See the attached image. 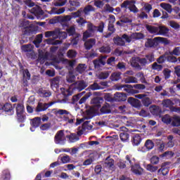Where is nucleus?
Instances as JSON below:
<instances>
[{
  "mask_svg": "<svg viewBox=\"0 0 180 180\" xmlns=\"http://www.w3.org/2000/svg\"><path fill=\"white\" fill-rule=\"evenodd\" d=\"M60 91L62 92V95H63L64 98L63 99L58 100L57 102L59 103H72V105H82V103H85L86 102V99L91 96V95L84 96L81 99V95L77 94L76 96H73L72 98H70L71 95H72V91L70 89H65L64 88H60Z\"/></svg>",
  "mask_w": 180,
  "mask_h": 180,
  "instance_id": "obj_1",
  "label": "nucleus"
},
{
  "mask_svg": "<svg viewBox=\"0 0 180 180\" xmlns=\"http://www.w3.org/2000/svg\"><path fill=\"white\" fill-rule=\"evenodd\" d=\"M155 61V55L154 53L150 52L145 55L143 58L140 57H133L131 61V65L135 70L138 71H141L144 67L154 63Z\"/></svg>",
  "mask_w": 180,
  "mask_h": 180,
  "instance_id": "obj_2",
  "label": "nucleus"
},
{
  "mask_svg": "<svg viewBox=\"0 0 180 180\" xmlns=\"http://www.w3.org/2000/svg\"><path fill=\"white\" fill-rule=\"evenodd\" d=\"M105 29V22H101L98 26L94 25L92 22H89L87 25V30L83 34L84 40L89 37H94L96 33H103Z\"/></svg>",
  "mask_w": 180,
  "mask_h": 180,
  "instance_id": "obj_3",
  "label": "nucleus"
},
{
  "mask_svg": "<svg viewBox=\"0 0 180 180\" xmlns=\"http://www.w3.org/2000/svg\"><path fill=\"white\" fill-rule=\"evenodd\" d=\"M135 89H146V86L144 84H118L116 86L117 91H124V92L127 93L128 95H134V94H139L138 90Z\"/></svg>",
  "mask_w": 180,
  "mask_h": 180,
  "instance_id": "obj_4",
  "label": "nucleus"
},
{
  "mask_svg": "<svg viewBox=\"0 0 180 180\" xmlns=\"http://www.w3.org/2000/svg\"><path fill=\"white\" fill-rule=\"evenodd\" d=\"M95 11V8L91 5L86 6L84 9H80L77 12L72 13V15H65L63 20V22H70L72 18H79L82 15V13H84L85 16L90 15L91 12Z\"/></svg>",
  "mask_w": 180,
  "mask_h": 180,
  "instance_id": "obj_5",
  "label": "nucleus"
},
{
  "mask_svg": "<svg viewBox=\"0 0 180 180\" xmlns=\"http://www.w3.org/2000/svg\"><path fill=\"white\" fill-rule=\"evenodd\" d=\"M53 113L55 115H64L63 119L65 122H68L69 124H72L74 122H75V117H74L71 112H68L67 110H63V109H53L52 110Z\"/></svg>",
  "mask_w": 180,
  "mask_h": 180,
  "instance_id": "obj_6",
  "label": "nucleus"
},
{
  "mask_svg": "<svg viewBox=\"0 0 180 180\" xmlns=\"http://www.w3.org/2000/svg\"><path fill=\"white\" fill-rule=\"evenodd\" d=\"M158 43H162L163 44H169V41L167 38H162L160 37H155L154 39H148L145 43V46L147 48L154 47L157 46Z\"/></svg>",
  "mask_w": 180,
  "mask_h": 180,
  "instance_id": "obj_7",
  "label": "nucleus"
},
{
  "mask_svg": "<svg viewBox=\"0 0 180 180\" xmlns=\"http://www.w3.org/2000/svg\"><path fill=\"white\" fill-rule=\"evenodd\" d=\"M67 36L68 34L65 32H59V33L56 34V37L55 39H46L47 44H51L52 46H57L58 44H61L63 43V40L67 39Z\"/></svg>",
  "mask_w": 180,
  "mask_h": 180,
  "instance_id": "obj_8",
  "label": "nucleus"
},
{
  "mask_svg": "<svg viewBox=\"0 0 180 180\" xmlns=\"http://www.w3.org/2000/svg\"><path fill=\"white\" fill-rule=\"evenodd\" d=\"M20 26L23 27L22 33L25 36H31V34H36V30L34 27L30 25V22L29 20L22 21Z\"/></svg>",
  "mask_w": 180,
  "mask_h": 180,
  "instance_id": "obj_9",
  "label": "nucleus"
},
{
  "mask_svg": "<svg viewBox=\"0 0 180 180\" xmlns=\"http://www.w3.org/2000/svg\"><path fill=\"white\" fill-rule=\"evenodd\" d=\"M18 122L23 123L26 120V115H25V106L22 103H18L15 107Z\"/></svg>",
  "mask_w": 180,
  "mask_h": 180,
  "instance_id": "obj_10",
  "label": "nucleus"
},
{
  "mask_svg": "<svg viewBox=\"0 0 180 180\" xmlns=\"http://www.w3.org/2000/svg\"><path fill=\"white\" fill-rule=\"evenodd\" d=\"M55 144L64 146L67 141V135L64 133L63 130L58 131L54 137Z\"/></svg>",
  "mask_w": 180,
  "mask_h": 180,
  "instance_id": "obj_11",
  "label": "nucleus"
},
{
  "mask_svg": "<svg viewBox=\"0 0 180 180\" xmlns=\"http://www.w3.org/2000/svg\"><path fill=\"white\" fill-rule=\"evenodd\" d=\"M124 40L127 43H130L131 38H130V36L127 35V34H124L122 37L114 38V43L117 44V46H125L126 42H124Z\"/></svg>",
  "mask_w": 180,
  "mask_h": 180,
  "instance_id": "obj_12",
  "label": "nucleus"
},
{
  "mask_svg": "<svg viewBox=\"0 0 180 180\" xmlns=\"http://www.w3.org/2000/svg\"><path fill=\"white\" fill-rule=\"evenodd\" d=\"M58 101V100L55 102H51L49 103L39 102L37 108H35V112H37V113H39V112H44V110H47L50 106H53L54 103H59Z\"/></svg>",
  "mask_w": 180,
  "mask_h": 180,
  "instance_id": "obj_13",
  "label": "nucleus"
},
{
  "mask_svg": "<svg viewBox=\"0 0 180 180\" xmlns=\"http://www.w3.org/2000/svg\"><path fill=\"white\" fill-rule=\"evenodd\" d=\"M72 86L74 91H78V92H81V91H84V89L88 86V82L84 80H78L74 82L72 84Z\"/></svg>",
  "mask_w": 180,
  "mask_h": 180,
  "instance_id": "obj_14",
  "label": "nucleus"
},
{
  "mask_svg": "<svg viewBox=\"0 0 180 180\" xmlns=\"http://www.w3.org/2000/svg\"><path fill=\"white\" fill-rule=\"evenodd\" d=\"M106 58H108L107 56H102L99 58L95 59L93 61L94 68L96 70H101V67H103L106 64Z\"/></svg>",
  "mask_w": 180,
  "mask_h": 180,
  "instance_id": "obj_15",
  "label": "nucleus"
},
{
  "mask_svg": "<svg viewBox=\"0 0 180 180\" xmlns=\"http://www.w3.org/2000/svg\"><path fill=\"white\" fill-rule=\"evenodd\" d=\"M21 50L23 53H30L27 56L29 58H34V53L33 52V45L31 44H24L21 46Z\"/></svg>",
  "mask_w": 180,
  "mask_h": 180,
  "instance_id": "obj_16",
  "label": "nucleus"
},
{
  "mask_svg": "<svg viewBox=\"0 0 180 180\" xmlns=\"http://www.w3.org/2000/svg\"><path fill=\"white\" fill-rule=\"evenodd\" d=\"M65 9H67V11H75V7H73L72 8H67L65 7H62L60 8H52L49 13H50V15H61V13H64L65 12Z\"/></svg>",
  "mask_w": 180,
  "mask_h": 180,
  "instance_id": "obj_17",
  "label": "nucleus"
},
{
  "mask_svg": "<svg viewBox=\"0 0 180 180\" xmlns=\"http://www.w3.org/2000/svg\"><path fill=\"white\" fill-rule=\"evenodd\" d=\"M48 59L49 53L45 52L41 49L38 50V63H40V64H44L45 61H47Z\"/></svg>",
  "mask_w": 180,
  "mask_h": 180,
  "instance_id": "obj_18",
  "label": "nucleus"
},
{
  "mask_svg": "<svg viewBox=\"0 0 180 180\" xmlns=\"http://www.w3.org/2000/svg\"><path fill=\"white\" fill-rule=\"evenodd\" d=\"M1 110L5 112L6 115H7V116H12L13 113H15L13 106H12V104L9 103H6L1 106Z\"/></svg>",
  "mask_w": 180,
  "mask_h": 180,
  "instance_id": "obj_19",
  "label": "nucleus"
},
{
  "mask_svg": "<svg viewBox=\"0 0 180 180\" xmlns=\"http://www.w3.org/2000/svg\"><path fill=\"white\" fill-rule=\"evenodd\" d=\"M154 148V142L151 139H148L146 141L144 146L141 148V151L142 153H146V151H150Z\"/></svg>",
  "mask_w": 180,
  "mask_h": 180,
  "instance_id": "obj_20",
  "label": "nucleus"
},
{
  "mask_svg": "<svg viewBox=\"0 0 180 180\" xmlns=\"http://www.w3.org/2000/svg\"><path fill=\"white\" fill-rule=\"evenodd\" d=\"M115 102H124L127 99V95L124 93L117 92L113 97Z\"/></svg>",
  "mask_w": 180,
  "mask_h": 180,
  "instance_id": "obj_21",
  "label": "nucleus"
},
{
  "mask_svg": "<svg viewBox=\"0 0 180 180\" xmlns=\"http://www.w3.org/2000/svg\"><path fill=\"white\" fill-rule=\"evenodd\" d=\"M40 123H41V118L37 117L34 119H32L30 122L31 127L30 130L31 131H34L39 126H40Z\"/></svg>",
  "mask_w": 180,
  "mask_h": 180,
  "instance_id": "obj_22",
  "label": "nucleus"
},
{
  "mask_svg": "<svg viewBox=\"0 0 180 180\" xmlns=\"http://www.w3.org/2000/svg\"><path fill=\"white\" fill-rule=\"evenodd\" d=\"M125 160V163L127 164V169H129V168H131L134 165H136V159L133 158L131 155H126Z\"/></svg>",
  "mask_w": 180,
  "mask_h": 180,
  "instance_id": "obj_23",
  "label": "nucleus"
},
{
  "mask_svg": "<svg viewBox=\"0 0 180 180\" xmlns=\"http://www.w3.org/2000/svg\"><path fill=\"white\" fill-rule=\"evenodd\" d=\"M92 117H94V114H89L88 115L84 116L81 120H77L76 124H81V123L84 122V124H85V126H88V124H89V122H91L89 121V120L92 119Z\"/></svg>",
  "mask_w": 180,
  "mask_h": 180,
  "instance_id": "obj_24",
  "label": "nucleus"
},
{
  "mask_svg": "<svg viewBox=\"0 0 180 180\" xmlns=\"http://www.w3.org/2000/svg\"><path fill=\"white\" fill-rule=\"evenodd\" d=\"M131 170L135 175H143L144 174V169L141 168L140 165L136 163L131 168Z\"/></svg>",
  "mask_w": 180,
  "mask_h": 180,
  "instance_id": "obj_25",
  "label": "nucleus"
},
{
  "mask_svg": "<svg viewBox=\"0 0 180 180\" xmlns=\"http://www.w3.org/2000/svg\"><path fill=\"white\" fill-rule=\"evenodd\" d=\"M96 39L94 38H90L85 41L84 42V49L86 50H91L94 46H96Z\"/></svg>",
  "mask_w": 180,
  "mask_h": 180,
  "instance_id": "obj_26",
  "label": "nucleus"
},
{
  "mask_svg": "<svg viewBox=\"0 0 180 180\" xmlns=\"http://www.w3.org/2000/svg\"><path fill=\"white\" fill-rule=\"evenodd\" d=\"M143 139L140 134H135L132 136L131 143L133 146H140Z\"/></svg>",
  "mask_w": 180,
  "mask_h": 180,
  "instance_id": "obj_27",
  "label": "nucleus"
},
{
  "mask_svg": "<svg viewBox=\"0 0 180 180\" xmlns=\"http://www.w3.org/2000/svg\"><path fill=\"white\" fill-rule=\"evenodd\" d=\"M31 13H33L35 16H41L44 15V11H43L40 6H35L31 9Z\"/></svg>",
  "mask_w": 180,
  "mask_h": 180,
  "instance_id": "obj_28",
  "label": "nucleus"
},
{
  "mask_svg": "<svg viewBox=\"0 0 180 180\" xmlns=\"http://www.w3.org/2000/svg\"><path fill=\"white\" fill-rule=\"evenodd\" d=\"M128 102L130 105L134 106V108H140V106H141V103L137 98L129 97L128 98Z\"/></svg>",
  "mask_w": 180,
  "mask_h": 180,
  "instance_id": "obj_29",
  "label": "nucleus"
},
{
  "mask_svg": "<svg viewBox=\"0 0 180 180\" xmlns=\"http://www.w3.org/2000/svg\"><path fill=\"white\" fill-rule=\"evenodd\" d=\"M169 30L165 26L158 27V36H167Z\"/></svg>",
  "mask_w": 180,
  "mask_h": 180,
  "instance_id": "obj_30",
  "label": "nucleus"
},
{
  "mask_svg": "<svg viewBox=\"0 0 180 180\" xmlns=\"http://www.w3.org/2000/svg\"><path fill=\"white\" fill-rule=\"evenodd\" d=\"M110 79L113 82H117L120 79H122V72H112L110 77Z\"/></svg>",
  "mask_w": 180,
  "mask_h": 180,
  "instance_id": "obj_31",
  "label": "nucleus"
},
{
  "mask_svg": "<svg viewBox=\"0 0 180 180\" xmlns=\"http://www.w3.org/2000/svg\"><path fill=\"white\" fill-rule=\"evenodd\" d=\"M66 139H68L69 143H75L79 140V137L77 134L72 133L70 135H66Z\"/></svg>",
  "mask_w": 180,
  "mask_h": 180,
  "instance_id": "obj_32",
  "label": "nucleus"
},
{
  "mask_svg": "<svg viewBox=\"0 0 180 180\" xmlns=\"http://www.w3.org/2000/svg\"><path fill=\"white\" fill-rule=\"evenodd\" d=\"M112 49H110V46H109V44H105V45L98 49V51L100 53H103V54H109V53H110Z\"/></svg>",
  "mask_w": 180,
  "mask_h": 180,
  "instance_id": "obj_33",
  "label": "nucleus"
},
{
  "mask_svg": "<svg viewBox=\"0 0 180 180\" xmlns=\"http://www.w3.org/2000/svg\"><path fill=\"white\" fill-rule=\"evenodd\" d=\"M146 30L151 34H156V36H158V27L153 25H146Z\"/></svg>",
  "mask_w": 180,
  "mask_h": 180,
  "instance_id": "obj_34",
  "label": "nucleus"
},
{
  "mask_svg": "<svg viewBox=\"0 0 180 180\" xmlns=\"http://www.w3.org/2000/svg\"><path fill=\"white\" fill-rule=\"evenodd\" d=\"M102 102H103L102 97H96L91 100V103L98 108H101V103H102Z\"/></svg>",
  "mask_w": 180,
  "mask_h": 180,
  "instance_id": "obj_35",
  "label": "nucleus"
},
{
  "mask_svg": "<svg viewBox=\"0 0 180 180\" xmlns=\"http://www.w3.org/2000/svg\"><path fill=\"white\" fill-rule=\"evenodd\" d=\"M124 82H125V84H137L139 81L137 80V78L133 76H129L124 78Z\"/></svg>",
  "mask_w": 180,
  "mask_h": 180,
  "instance_id": "obj_36",
  "label": "nucleus"
},
{
  "mask_svg": "<svg viewBox=\"0 0 180 180\" xmlns=\"http://www.w3.org/2000/svg\"><path fill=\"white\" fill-rule=\"evenodd\" d=\"M101 115H105L110 113V105L109 103H105L100 110Z\"/></svg>",
  "mask_w": 180,
  "mask_h": 180,
  "instance_id": "obj_37",
  "label": "nucleus"
},
{
  "mask_svg": "<svg viewBox=\"0 0 180 180\" xmlns=\"http://www.w3.org/2000/svg\"><path fill=\"white\" fill-rule=\"evenodd\" d=\"M38 94L40 96H42V98H49V96H51L50 92L47 91L43 88H41L38 90Z\"/></svg>",
  "mask_w": 180,
  "mask_h": 180,
  "instance_id": "obj_38",
  "label": "nucleus"
},
{
  "mask_svg": "<svg viewBox=\"0 0 180 180\" xmlns=\"http://www.w3.org/2000/svg\"><path fill=\"white\" fill-rule=\"evenodd\" d=\"M162 104L164 108H169V109H171V108L175 105V103H174V102L169 99L163 100Z\"/></svg>",
  "mask_w": 180,
  "mask_h": 180,
  "instance_id": "obj_39",
  "label": "nucleus"
},
{
  "mask_svg": "<svg viewBox=\"0 0 180 180\" xmlns=\"http://www.w3.org/2000/svg\"><path fill=\"white\" fill-rule=\"evenodd\" d=\"M11 179V172L9 170L6 169L2 172V175L0 178V180H10Z\"/></svg>",
  "mask_w": 180,
  "mask_h": 180,
  "instance_id": "obj_40",
  "label": "nucleus"
},
{
  "mask_svg": "<svg viewBox=\"0 0 180 180\" xmlns=\"http://www.w3.org/2000/svg\"><path fill=\"white\" fill-rule=\"evenodd\" d=\"M160 7L162 8V9H165L168 13H171L172 12V6H171L169 4L167 3H162L160 4Z\"/></svg>",
  "mask_w": 180,
  "mask_h": 180,
  "instance_id": "obj_41",
  "label": "nucleus"
},
{
  "mask_svg": "<svg viewBox=\"0 0 180 180\" xmlns=\"http://www.w3.org/2000/svg\"><path fill=\"white\" fill-rule=\"evenodd\" d=\"M51 88H58V85H60V77H55L51 82Z\"/></svg>",
  "mask_w": 180,
  "mask_h": 180,
  "instance_id": "obj_42",
  "label": "nucleus"
},
{
  "mask_svg": "<svg viewBox=\"0 0 180 180\" xmlns=\"http://www.w3.org/2000/svg\"><path fill=\"white\" fill-rule=\"evenodd\" d=\"M167 147L169 148H172L174 146H175V142L174 141V136L172 135H169L167 136Z\"/></svg>",
  "mask_w": 180,
  "mask_h": 180,
  "instance_id": "obj_43",
  "label": "nucleus"
},
{
  "mask_svg": "<svg viewBox=\"0 0 180 180\" xmlns=\"http://www.w3.org/2000/svg\"><path fill=\"white\" fill-rule=\"evenodd\" d=\"M129 37H130L131 41V40H133V39L134 40H140V39H143V37H144V35H143V34H141L140 32H136V33L131 34V36H129Z\"/></svg>",
  "mask_w": 180,
  "mask_h": 180,
  "instance_id": "obj_44",
  "label": "nucleus"
},
{
  "mask_svg": "<svg viewBox=\"0 0 180 180\" xmlns=\"http://www.w3.org/2000/svg\"><path fill=\"white\" fill-rule=\"evenodd\" d=\"M116 69L119 70L120 71H122V72L126 71V70H127L126 63H124V62H119L116 65Z\"/></svg>",
  "mask_w": 180,
  "mask_h": 180,
  "instance_id": "obj_45",
  "label": "nucleus"
},
{
  "mask_svg": "<svg viewBox=\"0 0 180 180\" xmlns=\"http://www.w3.org/2000/svg\"><path fill=\"white\" fill-rule=\"evenodd\" d=\"M88 89H90V91H98L99 89H103V88L98 83L94 82L89 86Z\"/></svg>",
  "mask_w": 180,
  "mask_h": 180,
  "instance_id": "obj_46",
  "label": "nucleus"
},
{
  "mask_svg": "<svg viewBox=\"0 0 180 180\" xmlns=\"http://www.w3.org/2000/svg\"><path fill=\"white\" fill-rule=\"evenodd\" d=\"M43 41V34H39L37 35L35 40L33 41L36 47H39V44Z\"/></svg>",
  "mask_w": 180,
  "mask_h": 180,
  "instance_id": "obj_47",
  "label": "nucleus"
},
{
  "mask_svg": "<svg viewBox=\"0 0 180 180\" xmlns=\"http://www.w3.org/2000/svg\"><path fill=\"white\" fill-rule=\"evenodd\" d=\"M109 75H110V72L109 71L101 72L98 75V79H107V78H109Z\"/></svg>",
  "mask_w": 180,
  "mask_h": 180,
  "instance_id": "obj_48",
  "label": "nucleus"
},
{
  "mask_svg": "<svg viewBox=\"0 0 180 180\" xmlns=\"http://www.w3.org/2000/svg\"><path fill=\"white\" fill-rule=\"evenodd\" d=\"M85 70H86V65L85 64H79L76 68V71L79 72V74H82Z\"/></svg>",
  "mask_w": 180,
  "mask_h": 180,
  "instance_id": "obj_49",
  "label": "nucleus"
},
{
  "mask_svg": "<svg viewBox=\"0 0 180 180\" xmlns=\"http://www.w3.org/2000/svg\"><path fill=\"white\" fill-rule=\"evenodd\" d=\"M171 72H172L171 70L168 68H165L162 70V74L165 79H169V78H171Z\"/></svg>",
  "mask_w": 180,
  "mask_h": 180,
  "instance_id": "obj_50",
  "label": "nucleus"
},
{
  "mask_svg": "<svg viewBox=\"0 0 180 180\" xmlns=\"http://www.w3.org/2000/svg\"><path fill=\"white\" fill-rule=\"evenodd\" d=\"M45 37H53V39H56L57 37V32L55 31H46L45 32Z\"/></svg>",
  "mask_w": 180,
  "mask_h": 180,
  "instance_id": "obj_51",
  "label": "nucleus"
},
{
  "mask_svg": "<svg viewBox=\"0 0 180 180\" xmlns=\"http://www.w3.org/2000/svg\"><path fill=\"white\" fill-rule=\"evenodd\" d=\"M165 61H167V55L164 54L160 56L158 59H157V63L158 64H164Z\"/></svg>",
  "mask_w": 180,
  "mask_h": 180,
  "instance_id": "obj_52",
  "label": "nucleus"
},
{
  "mask_svg": "<svg viewBox=\"0 0 180 180\" xmlns=\"http://www.w3.org/2000/svg\"><path fill=\"white\" fill-rule=\"evenodd\" d=\"M131 4H134V1L126 0L121 4V8L127 9V8H129V5H131Z\"/></svg>",
  "mask_w": 180,
  "mask_h": 180,
  "instance_id": "obj_53",
  "label": "nucleus"
},
{
  "mask_svg": "<svg viewBox=\"0 0 180 180\" xmlns=\"http://www.w3.org/2000/svg\"><path fill=\"white\" fill-rule=\"evenodd\" d=\"M120 137L122 141L126 142L129 141V138L130 137V135H129L127 132H122L120 134Z\"/></svg>",
  "mask_w": 180,
  "mask_h": 180,
  "instance_id": "obj_54",
  "label": "nucleus"
},
{
  "mask_svg": "<svg viewBox=\"0 0 180 180\" xmlns=\"http://www.w3.org/2000/svg\"><path fill=\"white\" fill-rule=\"evenodd\" d=\"M152 70H154L155 71H161L162 70V65H160L157 62H155L152 64Z\"/></svg>",
  "mask_w": 180,
  "mask_h": 180,
  "instance_id": "obj_55",
  "label": "nucleus"
},
{
  "mask_svg": "<svg viewBox=\"0 0 180 180\" xmlns=\"http://www.w3.org/2000/svg\"><path fill=\"white\" fill-rule=\"evenodd\" d=\"M141 102L143 105V106L148 107L152 103L151 100L148 97H143V98L141 100Z\"/></svg>",
  "mask_w": 180,
  "mask_h": 180,
  "instance_id": "obj_56",
  "label": "nucleus"
},
{
  "mask_svg": "<svg viewBox=\"0 0 180 180\" xmlns=\"http://www.w3.org/2000/svg\"><path fill=\"white\" fill-rule=\"evenodd\" d=\"M67 4V0H56L53 2L54 6H64Z\"/></svg>",
  "mask_w": 180,
  "mask_h": 180,
  "instance_id": "obj_57",
  "label": "nucleus"
},
{
  "mask_svg": "<svg viewBox=\"0 0 180 180\" xmlns=\"http://www.w3.org/2000/svg\"><path fill=\"white\" fill-rule=\"evenodd\" d=\"M162 158H171V157H174V153L172 151H166L163 154L160 155Z\"/></svg>",
  "mask_w": 180,
  "mask_h": 180,
  "instance_id": "obj_58",
  "label": "nucleus"
},
{
  "mask_svg": "<svg viewBox=\"0 0 180 180\" xmlns=\"http://www.w3.org/2000/svg\"><path fill=\"white\" fill-rule=\"evenodd\" d=\"M105 164L107 167L112 168V167H113V165H115V160L113 159H111L110 157H108L105 160Z\"/></svg>",
  "mask_w": 180,
  "mask_h": 180,
  "instance_id": "obj_59",
  "label": "nucleus"
},
{
  "mask_svg": "<svg viewBox=\"0 0 180 180\" xmlns=\"http://www.w3.org/2000/svg\"><path fill=\"white\" fill-rule=\"evenodd\" d=\"M171 56H176L179 57L180 56V46L175 47L172 52H170Z\"/></svg>",
  "mask_w": 180,
  "mask_h": 180,
  "instance_id": "obj_60",
  "label": "nucleus"
},
{
  "mask_svg": "<svg viewBox=\"0 0 180 180\" xmlns=\"http://www.w3.org/2000/svg\"><path fill=\"white\" fill-rule=\"evenodd\" d=\"M67 56L68 58H75V57H77V51L70 49L68 51Z\"/></svg>",
  "mask_w": 180,
  "mask_h": 180,
  "instance_id": "obj_61",
  "label": "nucleus"
},
{
  "mask_svg": "<svg viewBox=\"0 0 180 180\" xmlns=\"http://www.w3.org/2000/svg\"><path fill=\"white\" fill-rule=\"evenodd\" d=\"M147 171H150V172H155L158 169V167L153 166L152 165H147L146 166Z\"/></svg>",
  "mask_w": 180,
  "mask_h": 180,
  "instance_id": "obj_62",
  "label": "nucleus"
},
{
  "mask_svg": "<svg viewBox=\"0 0 180 180\" xmlns=\"http://www.w3.org/2000/svg\"><path fill=\"white\" fill-rule=\"evenodd\" d=\"M120 22L122 23H131L133 22V20L130 18L129 17H122L120 18Z\"/></svg>",
  "mask_w": 180,
  "mask_h": 180,
  "instance_id": "obj_63",
  "label": "nucleus"
},
{
  "mask_svg": "<svg viewBox=\"0 0 180 180\" xmlns=\"http://www.w3.org/2000/svg\"><path fill=\"white\" fill-rule=\"evenodd\" d=\"M169 26H170V27H172L173 29H179V24L175 22V21H169L168 23Z\"/></svg>",
  "mask_w": 180,
  "mask_h": 180,
  "instance_id": "obj_64",
  "label": "nucleus"
}]
</instances>
